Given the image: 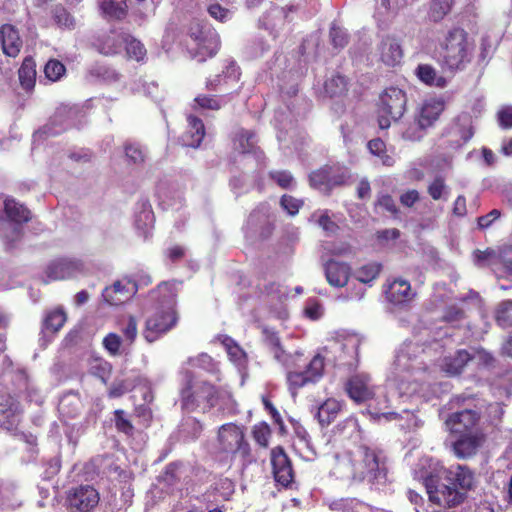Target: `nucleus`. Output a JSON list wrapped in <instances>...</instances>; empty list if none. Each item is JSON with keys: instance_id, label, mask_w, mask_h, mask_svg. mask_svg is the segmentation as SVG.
<instances>
[{"instance_id": "32", "label": "nucleus", "mask_w": 512, "mask_h": 512, "mask_svg": "<svg viewBox=\"0 0 512 512\" xmlns=\"http://www.w3.org/2000/svg\"><path fill=\"white\" fill-rule=\"evenodd\" d=\"M248 223L255 227L262 224L261 236L267 238L273 231V225L269 219V206L267 204H260L249 216Z\"/></svg>"}, {"instance_id": "12", "label": "nucleus", "mask_w": 512, "mask_h": 512, "mask_svg": "<svg viewBox=\"0 0 512 512\" xmlns=\"http://www.w3.org/2000/svg\"><path fill=\"white\" fill-rule=\"evenodd\" d=\"M99 500L98 491L89 484L71 487L66 493V504L70 512H90Z\"/></svg>"}, {"instance_id": "62", "label": "nucleus", "mask_w": 512, "mask_h": 512, "mask_svg": "<svg viewBox=\"0 0 512 512\" xmlns=\"http://www.w3.org/2000/svg\"><path fill=\"white\" fill-rule=\"evenodd\" d=\"M187 363L191 366L199 367L209 372H215L217 370L213 359L206 353H201L197 357H190Z\"/></svg>"}, {"instance_id": "47", "label": "nucleus", "mask_w": 512, "mask_h": 512, "mask_svg": "<svg viewBox=\"0 0 512 512\" xmlns=\"http://www.w3.org/2000/svg\"><path fill=\"white\" fill-rule=\"evenodd\" d=\"M427 192L433 200L446 201L449 196V187L445 184V180L443 177L437 176L428 185Z\"/></svg>"}, {"instance_id": "33", "label": "nucleus", "mask_w": 512, "mask_h": 512, "mask_svg": "<svg viewBox=\"0 0 512 512\" xmlns=\"http://www.w3.org/2000/svg\"><path fill=\"white\" fill-rule=\"evenodd\" d=\"M154 220V213L149 201L147 199L138 201L135 213L136 228L146 231L153 226Z\"/></svg>"}, {"instance_id": "29", "label": "nucleus", "mask_w": 512, "mask_h": 512, "mask_svg": "<svg viewBox=\"0 0 512 512\" xmlns=\"http://www.w3.org/2000/svg\"><path fill=\"white\" fill-rule=\"evenodd\" d=\"M151 297L158 301L159 307L175 309L177 298V287L175 282H162L156 290L151 292Z\"/></svg>"}, {"instance_id": "30", "label": "nucleus", "mask_w": 512, "mask_h": 512, "mask_svg": "<svg viewBox=\"0 0 512 512\" xmlns=\"http://www.w3.org/2000/svg\"><path fill=\"white\" fill-rule=\"evenodd\" d=\"M415 74L421 82L432 87L445 88L449 82L431 64H419L415 69Z\"/></svg>"}, {"instance_id": "25", "label": "nucleus", "mask_w": 512, "mask_h": 512, "mask_svg": "<svg viewBox=\"0 0 512 512\" xmlns=\"http://www.w3.org/2000/svg\"><path fill=\"white\" fill-rule=\"evenodd\" d=\"M358 468L357 460H355V451L349 452L343 456L337 457L334 466V474L344 480L361 482L357 475Z\"/></svg>"}, {"instance_id": "39", "label": "nucleus", "mask_w": 512, "mask_h": 512, "mask_svg": "<svg viewBox=\"0 0 512 512\" xmlns=\"http://www.w3.org/2000/svg\"><path fill=\"white\" fill-rule=\"evenodd\" d=\"M323 169L326 170L327 181L331 191L335 187L344 185L350 176L348 169L339 164L325 165Z\"/></svg>"}, {"instance_id": "10", "label": "nucleus", "mask_w": 512, "mask_h": 512, "mask_svg": "<svg viewBox=\"0 0 512 512\" xmlns=\"http://www.w3.org/2000/svg\"><path fill=\"white\" fill-rule=\"evenodd\" d=\"M416 348L415 345L409 343L403 344L397 351L392 365L391 375L393 380L400 386L406 382L410 384L414 373L421 369V363L417 361L414 355Z\"/></svg>"}, {"instance_id": "45", "label": "nucleus", "mask_w": 512, "mask_h": 512, "mask_svg": "<svg viewBox=\"0 0 512 512\" xmlns=\"http://www.w3.org/2000/svg\"><path fill=\"white\" fill-rule=\"evenodd\" d=\"M374 209L376 212L378 210L385 211L389 213L393 218L397 219L399 218L400 210L396 205L395 200L393 197L385 192H379L376 196V200L374 203Z\"/></svg>"}, {"instance_id": "15", "label": "nucleus", "mask_w": 512, "mask_h": 512, "mask_svg": "<svg viewBox=\"0 0 512 512\" xmlns=\"http://www.w3.org/2000/svg\"><path fill=\"white\" fill-rule=\"evenodd\" d=\"M271 464L275 481L285 488L289 487L294 479V471L283 447L277 446L272 449Z\"/></svg>"}, {"instance_id": "26", "label": "nucleus", "mask_w": 512, "mask_h": 512, "mask_svg": "<svg viewBox=\"0 0 512 512\" xmlns=\"http://www.w3.org/2000/svg\"><path fill=\"white\" fill-rule=\"evenodd\" d=\"M187 122L188 127L181 136V141L184 146L197 148L205 136L204 124L200 118L193 115L187 117Z\"/></svg>"}, {"instance_id": "23", "label": "nucleus", "mask_w": 512, "mask_h": 512, "mask_svg": "<svg viewBox=\"0 0 512 512\" xmlns=\"http://www.w3.org/2000/svg\"><path fill=\"white\" fill-rule=\"evenodd\" d=\"M2 49L5 55L16 57L22 48V39L18 30L10 24H4L0 28Z\"/></svg>"}, {"instance_id": "46", "label": "nucleus", "mask_w": 512, "mask_h": 512, "mask_svg": "<svg viewBox=\"0 0 512 512\" xmlns=\"http://www.w3.org/2000/svg\"><path fill=\"white\" fill-rule=\"evenodd\" d=\"M269 178L282 189L293 190L297 185L294 176L288 170H271Z\"/></svg>"}, {"instance_id": "20", "label": "nucleus", "mask_w": 512, "mask_h": 512, "mask_svg": "<svg viewBox=\"0 0 512 512\" xmlns=\"http://www.w3.org/2000/svg\"><path fill=\"white\" fill-rule=\"evenodd\" d=\"M135 293V285L127 282L116 281L110 287H106L102 292V297L110 305H121L126 302Z\"/></svg>"}, {"instance_id": "61", "label": "nucleus", "mask_w": 512, "mask_h": 512, "mask_svg": "<svg viewBox=\"0 0 512 512\" xmlns=\"http://www.w3.org/2000/svg\"><path fill=\"white\" fill-rule=\"evenodd\" d=\"M209 15L219 22H227L232 19L233 11L221 6L219 3H212L208 6Z\"/></svg>"}, {"instance_id": "57", "label": "nucleus", "mask_w": 512, "mask_h": 512, "mask_svg": "<svg viewBox=\"0 0 512 512\" xmlns=\"http://www.w3.org/2000/svg\"><path fill=\"white\" fill-rule=\"evenodd\" d=\"M65 72V66L56 59H50L44 66L45 77L51 82L60 80Z\"/></svg>"}, {"instance_id": "7", "label": "nucleus", "mask_w": 512, "mask_h": 512, "mask_svg": "<svg viewBox=\"0 0 512 512\" xmlns=\"http://www.w3.org/2000/svg\"><path fill=\"white\" fill-rule=\"evenodd\" d=\"M407 97L403 90L389 87L383 91L379 98V128L384 130L390 127L391 121H398L406 111Z\"/></svg>"}, {"instance_id": "8", "label": "nucleus", "mask_w": 512, "mask_h": 512, "mask_svg": "<svg viewBox=\"0 0 512 512\" xmlns=\"http://www.w3.org/2000/svg\"><path fill=\"white\" fill-rule=\"evenodd\" d=\"M445 103L442 99H430L426 101L415 119L402 134L403 138L410 141H419L424 137V131L432 126L444 110Z\"/></svg>"}, {"instance_id": "43", "label": "nucleus", "mask_w": 512, "mask_h": 512, "mask_svg": "<svg viewBox=\"0 0 512 512\" xmlns=\"http://www.w3.org/2000/svg\"><path fill=\"white\" fill-rule=\"evenodd\" d=\"M324 89L329 97H340L348 91V81L344 76L335 74L325 81Z\"/></svg>"}, {"instance_id": "27", "label": "nucleus", "mask_w": 512, "mask_h": 512, "mask_svg": "<svg viewBox=\"0 0 512 512\" xmlns=\"http://www.w3.org/2000/svg\"><path fill=\"white\" fill-rule=\"evenodd\" d=\"M381 60L389 66L398 64L403 57L400 42L392 36H385L379 45Z\"/></svg>"}, {"instance_id": "18", "label": "nucleus", "mask_w": 512, "mask_h": 512, "mask_svg": "<svg viewBox=\"0 0 512 512\" xmlns=\"http://www.w3.org/2000/svg\"><path fill=\"white\" fill-rule=\"evenodd\" d=\"M346 390L356 402L367 401L374 395L370 377L364 373L352 376L346 384Z\"/></svg>"}, {"instance_id": "31", "label": "nucleus", "mask_w": 512, "mask_h": 512, "mask_svg": "<svg viewBox=\"0 0 512 512\" xmlns=\"http://www.w3.org/2000/svg\"><path fill=\"white\" fill-rule=\"evenodd\" d=\"M184 465L181 461L171 462L164 468L163 472L157 477L159 484L167 488H173L180 483L183 476Z\"/></svg>"}, {"instance_id": "44", "label": "nucleus", "mask_w": 512, "mask_h": 512, "mask_svg": "<svg viewBox=\"0 0 512 512\" xmlns=\"http://www.w3.org/2000/svg\"><path fill=\"white\" fill-rule=\"evenodd\" d=\"M0 414L6 415L10 425L18 421V415L21 413L19 403L11 395L0 396Z\"/></svg>"}, {"instance_id": "19", "label": "nucleus", "mask_w": 512, "mask_h": 512, "mask_svg": "<svg viewBox=\"0 0 512 512\" xmlns=\"http://www.w3.org/2000/svg\"><path fill=\"white\" fill-rule=\"evenodd\" d=\"M124 40L125 35L111 30L97 37L93 42V46L103 55H115L120 52Z\"/></svg>"}, {"instance_id": "4", "label": "nucleus", "mask_w": 512, "mask_h": 512, "mask_svg": "<svg viewBox=\"0 0 512 512\" xmlns=\"http://www.w3.org/2000/svg\"><path fill=\"white\" fill-rule=\"evenodd\" d=\"M31 219L30 210L14 199L4 201L3 215L0 216V235L12 244L23 235V224Z\"/></svg>"}, {"instance_id": "22", "label": "nucleus", "mask_w": 512, "mask_h": 512, "mask_svg": "<svg viewBox=\"0 0 512 512\" xmlns=\"http://www.w3.org/2000/svg\"><path fill=\"white\" fill-rule=\"evenodd\" d=\"M387 300L394 305H403L410 302L414 293L410 283L404 279H396L385 290Z\"/></svg>"}, {"instance_id": "13", "label": "nucleus", "mask_w": 512, "mask_h": 512, "mask_svg": "<svg viewBox=\"0 0 512 512\" xmlns=\"http://www.w3.org/2000/svg\"><path fill=\"white\" fill-rule=\"evenodd\" d=\"M190 37L196 42L200 53L214 56L220 47L218 33L209 24L195 22L189 29Z\"/></svg>"}, {"instance_id": "16", "label": "nucleus", "mask_w": 512, "mask_h": 512, "mask_svg": "<svg viewBox=\"0 0 512 512\" xmlns=\"http://www.w3.org/2000/svg\"><path fill=\"white\" fill-rule=\"evenodd\" d=\"M348 348L352 351L356 350V342L354 340H348L346 343H344L335 340L329 346L324 347L323 352L325 355L320 353L315 355L305 370V372L312 377L311 382L317 381L322 376L324 370V359L329 352H345V350Z\"/></svg>"}, {"instance_id": "59", "label": "nucleus", "mask_w": 512, "mask_h": 512, "mask_svg": "<svg viewBox=\"0 0 512 512\" xmlns=\"http://www.w3.org/2000/svg\"><path fill=\"white\" fill-rule=\"evenodd\" d=\"M125 155L129 161L139 165L145 162L146 150L143 149L139 144L127 143L125 145Z\"/></svg>"}, {"instance_id": "5", "label": "nucleus", "mask_w": 512, "mask_h": 512, "mask_svg": "<svg viewBox=\"0 0 512 512\" xmlns=\"http://www.w3.org/2000/svg\"><path fill=\"white\" fill-rule=\"evenodd\" d=\"M472 260L479 268L490 267L498 278L512 275V246L509 244L476 249L472 253Z\"/></svg>"}, {"instance_id": "17", "label": "nucleus", "mask_w": 512, "mask_h": 512, "mask_svg": "<svg viewBox=\"0 0 512 512\" xmlns=\"http://www.w3.org/2000/svg\"><path fill=\"white\" fill-rule=\"evenodd\" d=\"M82 269L83 264L80 260L60 258L48 265L46 275L50 280H63L75 276Z\"/></svg>"}, {"instance_id": "60", "label": "nucleus", "mask_w": 512, "mask_h": 512, "mask_svg": "<svg viewBox=\"0 0 512 512\" xmlns=\"http://www.w3.org/2000/svg\"><path fill=\"white\" fill-rule=\"evenodd\" d=\"M115 427L119 432H123L126 435H132L134 427L129 420L127 413L124 410L118 409L114 412Z\"/></svg>"}, {"instance_id": "1", "label": "nucleus", "mask_w": 512, "mask_h": 512, "mask_svg": "<svg viewBox=\"0 0 512 512\" xmlns=\"http://www.w3.org/2000/svg\"><path fill=\"white\" fill-rule=\"evenodd\" d=\"M475 475L464 465L452 466L442 475L430 474L424 478V486L430 501L444 506L455 507L466 498V491L473 488Z\"/></svg>"}, {"instance_id": "52", "label": "nucleus", "mask_w": 512, "mask_h": 512, "mask_svg": "<svg viewBox=\"0 0 512 512\" xmlns=\"http://www.w3.org/2000/svg\"><path fill=\"white\" fill-rule=\"evenodd\" d=\"M124 43L126 45V52L130 58L137 61H142L146 57L145 46L132 36L125 35Z\"/></svg>"}, {"instance_id": "24", "label": "nucleus", "mask_w": 512, "mask_h": 512, "mask_svg": "<svg viewBox=\"0 0 512 512\" xmlns=\"http://www.w3.org/2000/svg\"><path fill=\"white\" fill-rule=\"evenodd\" d=\"M458 438L452 443L454 454L459 458H467L474 455L480 446L479 433L457 434Z\"/></svg>"}, {"instance_id": "38", "label": "nucleus", "mask_w": 512, "mask_h": 512, "mask_svg": "<svg viewBox=\"0 0 512 512\" xmlns=\"http://www.w3.org/2000/svg\"><path fill=\"white\" fill-rule=\"evenodd\" d=\"M202 430L203 427L197 419L187 417L182 420L179 426V436L184 442L195 441L199 438Z\"/></svg>"}, {"instance_id": "2", "label": "nucleus", "mask_w": 512, "mask_h": 512, "mask_svg": "<svg viewBox=\"0 0 512 512\" xmlns=\"http://www.w3.org/2000/svg\"><path fill=\"white\" fill-rule=\"evenodd\" d=\"M439 46L438 62L446 71H462L472 60V45L468 42L467 32L460 27L450 29Z\"/></svg>"}, {"instance_id": "9", "label": "nucleus", "mask_w": 512, "mask_h": 512, "mask_svg": "<svg viewBox=\"0 0 512 512\" xmlns=\"http://www.w3.org/2000/svg\"><path fill=\"white\" fill-rule=\"evenodd\" d=\"M178 319L179 316L176 309L158 307L155 312L147 318L143 330V337L149 343L158 340L176 326Z\"/></svg>"}, {"instance_id": "14", "label": "nucleus", "mask_w": 512, "mask_h": 512, "mask_svg": "<svg viewBox=\"0 0 512 512\" xmlns=\"http://www.w3.org/2000/svg\"><path fill=\"white\" fill-rule=\"evenodd\" d=\"M479 419L480 414L478 411L464 409L450 414L445 424L452 434L477 433Z\"/></svg>"}, {"instance_id": "56", "label": "nucleus", "mask_w": 512, "mask_h": 512, "mask_svg": "<svg viewBox=\"0 0 512 512\" xmlns=\"http://www.w3.org/2000/svg\"><path fill=\"white\" fill-rule=\"evenodd\" d=\"M192 379L190 374L186 375V386L181 390V407L186 411H193L197 407L196 398L191 391Z\"/></svg>"}, {"instance_id": "11", "label": "nucleus", "mask_w": 512, "mask_h": 512, "mask_svg": "<svg viewBox=\"0 0 512 512\" xmlns=\"http://www.w3.org/2000/svg\"><path fill=\"white\" fill-rule=\"evenodd\" d=\"M80 109L75 106L62 105L56 109L50 121L37 132L39 137H52L61 134L77 124Z\"/></svg>"}, {"instance_id": "3", "label": "nucleus", "mask_w": 512, "mask_h": 512, "mask_svg": "<svg viewBox=\"0 0 512 512\" xmlns=\"http://www.w3.org/2000/svg\"><path fill=\"white\" fill-rule=\"evenodd\" d=\"M355 460L358 463V477L368 481L376 489L387 482V457L385 452L375 446L360 445L355 450Z\"/></svg>"}, {"instance_id": "42", "label": "nucleus", "mask_w": 512, "mask_h": 512, "mask_svg": "<svg viewBox=\"0 0 512 512\" xmlns=\"http://www.w3.org/2000/svg\"><path fill=\"white\" fill-rule=\"evenodd\" d=\"M99 6L105 15L118 20L126 16L128 9L125 0H99Z\"/></svg>"}, {"instance_id": "34", "label": "nucleus", "mask_w": 512, "mask_h": 512, "mask_svg": "<svg viewBox=\"0 0 512 512\" xmlns=\"http://www.w3.org/2000/svg\"><path fill=\"white\" fill-rule=\"evenodd\" d=\"M66 319L67 318L65 312L60 308L47 313L43 320L42 337L40 340L47 342L48 340H46V333L50 332L54 334L58 332L66 322Z\"/></svg>"}, {"instance_id": "58", "label": "nucleus", "mask_w": 512, "mask_h": 512, "mask_svg": "<svg viewBox=\"0 0 512 512\" xmlns=\"http://www.w3.org/2000/svg\"><path fill=\"white\" fill-rule=\"evenodd\" d=\"M304 205V201L301 199H297L291 195L284 194L280 198V206L281 208L289 215L295 216L298 214L299 210Z\"/></svg>"}, {"instance_id": "37", "label": "nucleus", "mask_w": 512, "mask_h": 512, "mask_svg": "<svg viewBox=\"0 0 512 512\" xmlns=\"http://www.w3.org/2000/svg\"><path fill=\"white\" fill-rule=\"evenodd\" d=\"M340 409L341 405L338 401L328 399L318 407L315 416L321 426H328L337 417Z\"/></svg>"}, {"instance_id": "6", "label": "nucleus", "mask_w": 512, "mask_h": 512, "mask_svg": "<svg viewBox=\"0 0 512 512\" xmlns=\"http://www.w3.org/2000/svg\"><path fill=\"white\" fill-rule=\"evenodd\" d=\"M218 449L222 453L239 455L245 467L252 462L251 449L241 428L233 423L222 425L218 431Z\"/></svg>"}, {"instance_id": "40", "label": "nucleus", "mask_w": 512, "mask_h": 512, "mask_svg": "<svg viewBox=\"0 0 512 512\" xmlns=\"http://www.w3.org/2000/svg\"><path fill=\"white\" fill-rule=\"evenodd\" d=\"M456 0H431L428 10V18L432 22H440L447 16Z\"/></svg>"}, {"instance_id": "48", "label": "nucleus", "mask_w": 512, "mask_h": 512, "mask_svg": "<svg viewBox=\"0 0 512 512\" xmlns=\"http://www.w3.org/2000/svg\"><path fill=\"white\" fill-rule=\"evenodd\" d=\"M52 18L60 28L73 29L75 27L74 17L62 5H56L52 9Z\"/></svg>"}, {"instance_id": "55", "label": "nucleus", "mask_w": 512, "mask_h": 512, "mask_svg": "<svg viewBox=\"0 0 512 512\" xmlns=\"http://www.w3.org/2000/svg\"><path fill=\"white\" fill-rule=\"evenodd\" d=\"M309 184L312 188L326 194L331 192L327 181L326 170H324L323 167L309 174Z\"/></svg>"}, {"instance_id": "50", "label": "nucleus", "mask_w": 512, "mask_h": 512, "mask_svg": "<svg viewBox=\"0 0 512 512\" xmlns=\"http://www.w3.org/2000/svg\"><path fill=\"white\" fill-rule=\"evenodd\" d=\"M89 370L92 375L106 383L111 374L112 366L102 358H95L91 361Z\"/></svg>"}, {"instance_id": "36", "label": "nucleus", "mask_w": 512, "mask_h": 512, "mask_svg": "<svg viewBox=\"0 0 512 512\" xmlns=\"http://www.w3.org/2000/svg\"><path fill=\"white\" fill-rule=\"evenodd\" d=\"M19 81L23 89L30 91L36 82V64L31 57H26L18 71Z\"/></svg>"}, {"instance_id": "28", "label": "nucleus", "mask_w": 512, "mask_h": 512, "mask_svg": "<svg viewBox=\"0 0 512 512\" xmlns=\"http://www.w3.org/2000/svg\"><path fill=\"white\" fill-rule=\"evenodd\" d=\"M368 400L367 411L373 418H384L391 421L400 417L398 412L390 410L389 399L386 395H379L377 398L371 397Z\"/></svg>"}, {"instance_id": "49", "label": "nucleus", "mask_w": 512, "mask_h": 512, "mask_svg": "<svg viewBox=\"0 0 512 512\" xmlns=\"http://www.w3.org/2000/svg\"><path fill=\"white\" fill-rule=\"evenodd\" d=\"M196 108L217 111L225 105L224 97L198 95L195 99Z\"/></svg>"}, {"instance_id": "64", "label": "nucleus", "mask_w": 512, "mask_h": 512, "mask_svg": "<svg viewBox=\"0 0 512 512\" xmlns=\"http://www.w3.org/2000/svg\"><path fill=\"white\" fill-rule=\"evenodd\" d=\"M312 377L304 371L289 372L287 381L291 388L298 389L311 382Z\"/></svg>"}, {"instance_id": "54", "label": "nucleus", "mask_w": 512, "mask_h": 512, "mask_svg": "<svg viewBox=\"0 0 512 512\" xmlns=\"http://www.w3.org/2000/svg\"><path fill=\"white\" fill-rule=\"evenodd\" d=\"M512 302L509 300L500 303L496 310L495 319L497 324L502 328H509L512 326Z\"/></svg>"}, {"instance_id": "35", "label": "nucleus", "mask_w": 512, "mask_h": 512, "mask_svg": "<svg viewBox=\"0 0 512 512\" xmlns=\"http://www.w3.org/2000/svg\"><path fill=\"white\" fill-rule=\"evenodd\" d=\"M257 137L255 132L251 130L240 129L236 133L234 139V146L236 150L240 153H256L258 150L257 147Z\"/></svg>"}, {"instance_id": "21", "label": "nucleus", "mask_w": 512, "mask_h": 512, "mask_svg": "<svg viewBox=\"0 0 512 512\" xmlns=\"http://www.w3.org/2000/svg\"><path fill=\"white\" fill-rule=\"evenodd\" d=\"M325 276L328 283L334 287L347 285L351 268L347 263L329 260L325 264Z\"/></svg>"}, {"instance_id": "51", "label": "nucleus", "mask_w": 512, "mask_h": 512, "mask_svg": "<svg viewBox=\"0 0 512 512\" xmlns=\"http://www.w3.org/2000/svg\"><path fill=\"white\" fill-rule=\"evenodd\" d=\"M381 271V265L378 263H369L362 266L355 272V278L364 284L375 280Z\"/></svg>"}, {"instance_id": "63", "label": "nucleus", "mask_w": 512, "mask_h": 512, "mask_svg": "<svg viewBox=\"0 0 512 512\" xmlns=\"http://www.w3.org/2000/svg\"><path fill=\"white\" fill-rule=\"evenodd\" d=\"M329 35L331 43L336 49H342L348 44V34L340 27L333 25L330 28Z\"/></svg>"}, {"instance_id": "53", "label": "nucleus", "mask_w": 512, "mask_h": 512, "mask_svg": "<svg viewBox=\"0 0 512 512\" xmlns=\"http://www.w3.org/2000/svg\"><path fill=\"white\" fill-rule=\"evenodd\" d=\"M263 334L265 343L271 348L272 352L274 353L275 359H277L280 362H284V351L281 347L280 338L277 335V333L265 328L263 329Z\"/></svg>"}, {"instance_id": "41", "label": "nucleus", "mask_w": 512, "mask_h": 512, "mask_svg": "<svg viewBox=\"0 0 512 512\" xmlns=\"http://www.w3.org/2000/svg\"><path fill=\"white\" fill-rule=\"evenodd\" d=\"M470 361V351L459 350L453 357L445 359V371L451 375H458Z\"/></svg>"}]
</instances>
